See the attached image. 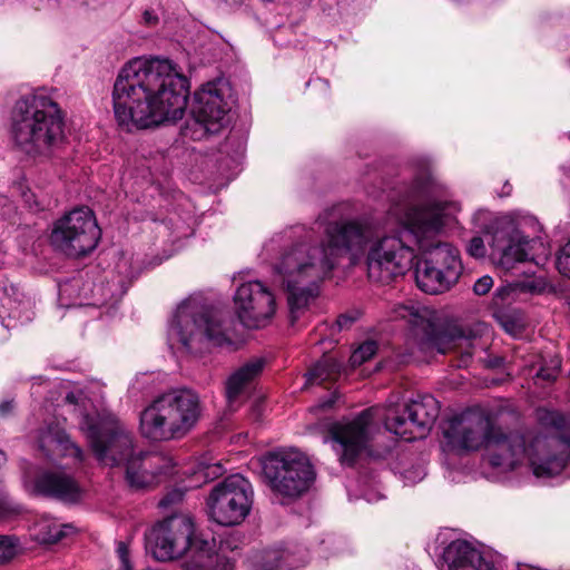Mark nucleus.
I'll use <instances>...</instances> for the list:
<instances>
[{"label":"nucleus","instance_id":"1","mask_svg":"<svg viewBox=\"0 0 570 570\" xmlns=\"http://www.w3.org/2000/svg\"><path fill=\"white\" fill-rule=\"evenodd\" d=\"M320 214L316 224L324 226L317 243L299 240L286 246L273 264L275 281L287 296L292 324L320 295L322 283L332 275L343 258L356 265L368 249L374 226L360 219L326 222Z\"/></svg>","mask_w":570,"mask_h":570},{"label":"nucleus","instance_id":"2","mask_svg":"<svg viewBox=\"0 0 570 570\" xmlns=\"http://www.w3.org/2000/svg\"><path fill=\"white\" fill-rule=\"evenodd\" d=\"M445 203H426L410 207L404 216V226L390 232H377L368 246L366 256L367 277L371 282L389 285L411 268L415 252L410 244L413 238L423 252L429 265L440 269L448 278L458 282L462 273L459 252L448 243L436 242L445 224Z\"/></svg>","mask_w":570,"mask_h":570},{"label":"nucleus","instance_id":"3","mask_svg":"<svg viewBox=\"0 0 570 570\" xmlns=\"http://www.w3.org/2000/svg\"><path fill=\"white\" fill-rule=\"evenodd\" d=\"M188 80L169 60L136 58L118 73L112 102L119 127L130 132L183 118Z\"/></svg>","mask_w":570,"mask_h":570},{"label":"nucleus","instance_id":"4","mask_svg":"<svg viewBox=\"0 0 570 570\" xmlns=\"http://www.w3.org/2000/svg\"><path fill=\"white\" fill-rule=\"evenodd\" d=\"M489 463L501 471H511L527 456L537 476L562 472L570 458V440L563 436L504 434L493 429L487 442Z\"/></svg>","mask_w":570,"mask_h":570},{"label":"nucleus","instance_id":"5","mask_svg":"<svg viewBox=\"0 0 570 570\" xmlns=\"http://www.w3.org/2000/svg\"><path fill=\"white\" fill-rule=\"evenodd\" d=\"M202 411V402L195 391L170 389L140 412L139 430L153 442L180 440L197 425Z\"/></svg>","mask_w":570,"mask_h":570},{"label":"nucleus","instance_id":"6","mask_svg":"<svg viewBox=\"0 0 570 570\" xmlns=\"http://www.w3.org/2000/svg\"><path fill=\"white\" fill-rule=\"evenodd\" d=\"M13 136L28 154H43L63 138V115L43 92L20 98L13 109Z\"/></svg>","mask_w":570,"mask_h":570},{"label":"nucleus","instance_id":"7","mask_svg":"<svg viewBox=\"0 0 570 570\" xmlns=\"http://www.w3.org/2000/svg\"><path fill=\"white\" fill-rule=\"evenodd\" d=\"M393 320H404L417 332L422 333L421 348L436 350L441 354H459L456 366L469 365L474 342L481 338L489 330L485 323L478 322L470 325H450L443 331H436L431 320V312L413 302L396 304L392 308ZM419 335V333H416Z\"/></svg>","mask_w":570,"mask_h":570},{"label":"nucleus","instance_id":"8","mask_svg":"<svg viewBox=\"0 0 570 570\" xmlns=\"http://www.w3.org/2000/svg\"><path fill=\"white\" fill-rule=\"evenodd\" d=\"M173 328L190 353H203L212 346L230 344L222 316L193 298L184 301L178 306Z\"/></svg>","mask_w":570,"mask_h":570},{"label":"nucleus","instance_id":"9","mask_svg":"<svg viewBox=\"0 0 570 570\" xmlns=\"http://www.w3.org/2000/svg\"><path fill=\"white\" fill-rule=\"evenodd\" d=\"M79 429L100 463L115 466L134 456L132 433L115 414H83Z\"/></svg>","mask_w":570,"mask_h":570},{"label":"nucleus","instance_id":"10","mask_svg":"<svg viewBox=\"0 0 570 570\" xmlns=\"http://www.w3.org/2000/svg\"><path fill=\"white\" fill-rule=\"evenodd\" d=\"M194 523L190 517L186 514H174L161 522L157 523L147 535L148 546L153 556L159 561H168L183 556L188 549L190 556L184 563L194 560L195 556L206 550V546L210 547V552L214 551V542L193 539ZM196 559H198L196 557Z\"/></svg>","mask_w":570,"mask_h":570},{"label":"nucleus","instance_id":"11","mask_svg":"<svg viewBox=\"0 0 570 570\" xmlns=\"http://www.w3.org/2000/svg\"><path fill=\"white\" fill-rule=\"evenodd\" d=\"M264 474L272 491L285 499L303 495L315 476L307 456L294 449L268 453L264 460Z\"/></svg>","mask_w":570,"mask_h":570},{"label":"nucleus","instance_id":"12","mask_svg":"<svg viewBox=\"0 0 570 570\" xmlns=\"http://www.w3.org/2000/svg\"><path fill=\"white\" fill-rule=\"evenodd\" d=\"M100 239V229L88 207L75 208L55 224L50 235L52 246L69 257L92 252Z\"/></svg>","mask_w":570,"mask_h":570},{"label":"nucleus","instance_id":"13","mask_svg":"<svg viewBox=\"0 0 570 570\" xmlns=\"http://www.w3.org/2000/svg\"><path fill=\"white\" fill-rule=\"evenodd\" d=\"M439 402L432 395H420L402 405L389 406L384 413L386 430L411 441L423 438L439 416Z\"/></svg>","mask_w":570,"mask_h":570},{"label":"nucleus","instance_id":"14","mask_svg":"<svg viewBox=\"0 0 570 570\" xmlns=\"http://www.w3.org/2000/svg\"><path fill=\"white\" fill-rule=\"evenodd\" d=\"M253 488L240 474H233L212 490L208 505L212 518L222 525L239 524L249 513Z\"/></svg>","mask_w":570,"mask_h":570},{"label":"nucleus","instance_id":"15","mask_svg":"<svg viewBox=\"0 0 570 570\" xmlns=\"http://www.w3.org/2000/svg\"><path fill=\"white\" fill-rule=\"evenodd\" d=\"M379 416L380 410L371 407L361 412L355 419L332 428L333 439L342 448L343 463L352 465L362 454L375 456L370 450V443L379 429L376 422Z\"/></svg>","mask_w":570,"mask_h":570},{"label":"nucleus","instance_id":"16","mask_svg":"<svg viewBox=\"0 0 570 570\" xmlns=\"http://www.w3.org/2000/svg\"><path fill=\"white\" fill-rule=\"evenodd\" d=\"M494 426L482 411H466L454 416L443 430L444 449L451 452L476 451L487 444Z\"/></svg>","mask_w":570,"mask_h":570},{"label":"nucleus","instance_id":"17","mask_svg":"<svg viewBox=\"0 0 570 570\" xmlns=\"http://www.w3.org/2000/svg\"><path fill=\"white\" fill-rule=\"evenodd\" d=\"M234 302L239 321L249 328L266 325L276 312L274 294L258 281L242 284Z\"/></svg>","mask_w":570,"mask_h":570},{"label":"nucleus","instance_id":"18","mask_svg":"<svg viewBox=\"0 0 570 570\" xmlns=\"http://www.w3.org/2000/svg\"><path fill=\"white\" fill-rule=\"evenodd\" d=\"M534 244V239H529L513 224L495 230L491 247L497 267L505 273H518L530 258Z\"/></svg>","mask_w":570,"mask_h":570},{"label":"nucleus","instance_id":"19","mask_svg":"<svg viewBox=\"0 0 570 570\" xmlns=\"http://www.w3.org/2000/svg\"><path fill=\"white\" fill-rule=\"evenodd\" d=\"M230 88L224 79L205 83L195 92L194 112L208 132H217L224 126L230 107L227 98Z\"/></svg>","mask_w":570,"mask_h":570},{"label":"nucleus","instance_id":"20","mask_svg":"<svg viewBox=\"0 0 570 570\" xmlns=\"http://www.w3.org/2000/svg\"><path fill=\"white\" fill-rule=\"evenodd\" d=\"M23 485L32 495L63 502H76L81 497L78 482L62 470H38L33 474H26Z\"/></svg>","mask_w":570,"mask_h":570},{"label":"nucleus","instance_id":"21","mask_svg":"<svg viewBox=\"0 0 570 570\" xmlns=\"http://www.w3.org/2000/svg\"><path fill=\"white\" fill-rule=\"evenodd\" d=\"M174 469L173 460L161 454L131 456L126 462V481L134 490L150 489Z\"/></svg>","mask_w":570,"mask_h":570},{"label":"nucleus","instance_id":"22","mask_svg":"<svg viewBox=\"0 0 570 570\" xmlns=\"http://www.w3.org/2000/svg\"><path fill=\"white\" fill-rule=\"evenodd\" d=\"M446 570H495L493 563L464 540L451 542L443 552Z\"/></svg>","mask_w":570,"mask_h":570},{"label":"nucleus","instance_id":"23","mask_svg":"<svg viewBox=\"0 0 570 570\" xmlns=\"http://www.w3.org/2000/svg\"><path fill=\"white\" fill-rule=\"evenodd\" d=\"M38 446L47 458L71 456L78 462L83 461V451L73 443L58 426L49 425L39 431Z\"/></svg>","mask_w":570,"mask_h":570},{"label":"nucleus","instance_id":"24","mask_svg":"<svg viewBox=\"0 0 570 570\" xmlns=\"http://www.w3.org/2000/svg\"><path fill=\"white\" fill-rule=\"evenodd\" d=\"M263 367V360L253 358L229 375L225 386L228 406L232 407L239 400L249 383L261 374Z\"/></svg>","mask_w":570,"mask_h":570},{"label":"nucleus","instance_id":"25","mask_svg":"<svg viewBox=\"0 0 570 570\" xmlns=\"http://www.w3.org/2000/svg\"><path fill=\"white\" fill-rule=\"evenodd\" d=\"M415 282L417 287L428 294H440L449 291L456 282L448 278L440 269L421 259L415 266Z\"/></svg>","mask_w":570,"mask_h":570},{"label":"nucleus","instance_id":"26","mask_svg":"<svg viewBox=\"0 0 570 570\" xmlns=\"http://www.w3.org/2000/svg\"><path fill=\"white\" fill-rule=\"evenodd\" d=\"M206 550L199 552L193 561L183 564V570H232L233 562L219 554H213L210 547L205 544Z\"/></svg>","mask_w":570,"mask_h":570},{"label":"nucleus","instance_id":"27","mask_svg":"<svg viewBox=\"0 0 570 570\" xmlns=\"http://www.w3.org/2000/svg\"><path fill=\"white\" fill-rule=\"evenodd\" d=\"M73 531L71 524H61L51 520H42L35 528L36 540L43 544H52Z\"/></svg>","mask_w":570,"mask_h":570},{"label":"nucleus","instance_id":"28","mask_svg":"<svg viewBox=\"0 0 570 570\" xmlns=\"http://www.w3.org/2000/svg\"><path fill=\"white\" fill-rule=\"evenodd\" d=\"M341 363L333 356L325 355L306 374L307 384L335 380L341 373Z\"/></svg>","mask_w":570,"mask_h":570},{"label":"nucleus","instance_id":"29","mask_svg":"<svg viewBox=\"0 0 570 570\" xmlns=\"http://www.w3.org/2000/svg\"><path fill=\"white\" fill-rule=\"evenodd\" d=\"M519 278L509 283V286L514 292L524 294L538 295L542 294L548 287V281L542 275H530L524 269L515 273Z\"/></svg>","mask_w":570,"mask_h":570},{"label":"nucleus","instance_id":"30","mask_svg":"<svg viewBox=\"0 0 570 570\" xmlns=\"http://www.w3.org/2000/svg\"><path fill=\"white\" fill-rule=\"evenodd\" d=\"M438 189V184L432 173L426 169L419 173L412 181L407 191V197L411 199L426 198L433 195Z\"/></svg>","mask_w":570,"mask_h":570},{"label":"nucleus","instance_id":"31","mask_svg":"<svg viewBox=\"0 0 570 570\" xmlns=\"http://www.w3.org/2000/svg\"><path fill=\"white\" fill-rule=\"evenodd\" d=\"M258 558L257 563L263 570L291 569L293 566L288 562L289 553L281 549L264 550Z\"/></svg>","mask_w":570,"mask_h":570},{"label":"nucleus","instance_id":"32","mask_svg":"<svg viewBox=\"0 0 570 570\" xmlns=\"http://www.w3.org/2000/svg\"><path fill=\"white\" fill-rule=\"evenodd\" d=\"M537 420L543 428H550L557 431L564 429L567 425V421L560 412L548 409H538Z\"/></svg>","mask_w":570,"mask_h":570},{"label":"nucleus","instance_id":"33","mask_svg":"<svg viewBox=\"0 0 570 570\" xmlns=\"http://www.w3.org/2000/svg\"><path fill=\"white\" fill-rule=\"evenodd\" d=\"M377 346L373 341H367L356 348L350 357L352 367L362 365L364 362L373 357L376 353Z\"/></svg>","mask_w":570,"mask_h":570},{"label":"nucleus","instance_id":"34","mask_svg":"<svg viewBox=\"0 0 570 570\" xmlns=\"http://www.w3.org/2000/svg\"><path fill=\"white\" fill-rule=\"evenodd\" d=\"M19 551V542L16 537L0 535V564L12 560Z\"/></svg>","mask_w":570,"mask_h":570},{"label":"nucleus","instance_id":"35","mask_svg":"<svg viewBox=\"0 0 570 570\" xmlns=\"http://www.w3.org/2000/svg\"><path fill=\"white\" fill-rule=\"evenodd\" d=\"M561 367V360L559 356H551L548 362L540 366L535 373V377L544 381H553L558 376Z\"/></svg>","mask_w":570,"mask_h":570},{"label":"nucleus","instance_id":"36","mask_svg":"<svg viewBox=\"0 0 570 570\" xmlns=\"http://www.w3.org/2000/svg\"><path fill=\"white\" fill-rule=\"evenodd\" d=\"M556 265L560 274L570 278V239L559 249Z\"/></svg>","mask_w":570,"mask_h":570},{"label":"nucleus","instance_id":"37","mask_svg":"<svg viewBox=\"0 0 570 570\" xmlns=\"http://www.w3.org/2000/svg\"><path fill=\"white\" fill-rule=\"evenodd\" d=\"M468 253L475 258L484 257L485 255V246L484 242L481 237H473L470 239L466 246Z\"/></svg>","mask_w":570,"mask_h":570},{"label":"nucleus","instance_id":"38","mask_svg":"<svg viewBox=\"0 0 570 570\" xmlns=\"http://www.w3.org/2000/svg\"><path fill=\"white\" fill-rule=\"evenodd\" d=\"M493 286L492 277L485 275L480 277L473 286V291L476 295H485L490 292Z\"/></svg>","mask_w":570,"mask_h":570},{"label":"nucleus","instance_id":"39","mask_svg":"<svg viewBox=\"0 0 570 570\" xmlns=\"http://www.w3.org/2000/svg\"><path fill=\"white\" fill-rule=\"evenodd\" d=\"M183 497L184 492L181 490H171L159 501V505L167 508L171 504H176L183 500Z\"/></svg>","mask_w":570,"mask_h":570},{"label":"nucleus","instance_id":"40","mask_svg":"<svg viewBox=\"0 0 570 570\" xmlns=\"http://www.w3.org/2000/svg\"><path fill=\"white\" fill-rule=\"evenodd\" d=\"M117 552H118V556H119L122 567L125 568V570H128L129 569V559H128L129 552H128L127 546L124 542H120L118 544Z\"/></svg>","mask_w":570,"mask_h":570},{"label":"nucleus","instance_id":"41","mask_svg":"<svg viewBox=\"0 0 570 570\" xmlns=\"http://www.w3.org/2000/svg\"><path fill=\"white\" fill-rule=\"evenodd\" d=\"M354 318L350 317L347 315H340L336 320V325L340 330L347 328L352 323Z\"/></svg>","mask_w":570,"mask_h":570},{"label":"nucleus","instance_id":"42","mask_svg":"<svg viewBox=\"0 0 570 570\" xmlns=\"http://www.w3.org/2000/svg\"><path fill=\"white\" fill-rule=\"evenodd\" d=\"M144 21L147 26H155L157 22H158V18L156 14H154V12L149 11V10H146L144 12Z\"/></svg>","mask_w":570,"mask_h":570},{"label":"nucleus","instance_id":"43","mask_svg":"<svg viewBox=\"0 0 570 570\" xmlns=\"http://www.w3.org/2000/svg\"><path fill=\"white\" fill-rule=\"evenodd\" d=\"M13 410L12 401H4L0 404V415H7Z\"/></svg>","mask_w":570,"mask_h":570},{"label":"nucleus","instance_id":"44","mask_svg":"<svg viewBox=\"0 0 570 570\" xmlns=\"http://www.w3.org/2000/svg\"><path fill=\"white\" fill-rule=\"evenodd\" d=\"M511 191H512V186H511V184H510L509 181H505V183L503 184V187H502L501 191H500V196H501V197H502V196H509V195L511 194Z\"/></svg>","mask_w":570,"mask_h":570},{"label":"nucleus","instance_id":"45","mask_svg":"<svg viewBox=\"0 0 570 570\" xmlns=\"http://www.w3.org/2000/svg\"><path fill=\"white\" fill-rule=\"evenodd\" d=\"M66 401L68 403L75 404L77 402V397H76V395L73 393H69L66 396Z\"/></svg>","mask_w":570,"mask_h":570},{"label":"nucleus","instance_id":"46","mask_svg":"<svg viewBox=\"0 0 570 570\" xmlns=\"http://www.w3.org/2000/svg\"><path fill=\"white\" fill-rule=\"evenodd\" d=\"M6 461V455L4 453L0 450V466L4 463Z\"/></svg>","mask_w":570,"mask_h":570},{"label":"nucleus","instance_id":"47","mask_svg":"<svg viewBox=\"0 0 570 570\" xmlns=\"http://www.w3.org/2000/svg\"><path fill=\"white\" fill-rule=\"evenodd\" d=\"M323 407H331L332 406V402H326L324 404H322Z\"/></svg>","mask_w":570,"mask_h":570},{"label":"nucleus","instance_id":"48","mask_svg":"<svg viewBox=\"0 0 570 570\" xmlns=\"http://www.w3.org/2000/svg\"><path fill=\"white\" fill-rule=\"evenodd\" d=\"M2 510H7V507L4 505V503H2V504L0 505V511H2Z\"/></svg>","mask_w":570,"mask_h":570}]
</instances>
